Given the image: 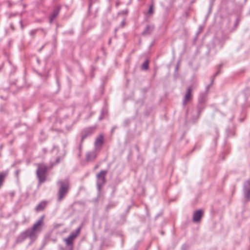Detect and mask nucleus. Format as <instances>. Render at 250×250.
Instances as JSON below:
<instances>
[{"mask_svg": "<svg viewBox=\"0 0 250 250\" xmlns=\"http://www.w3.org/2000/svg\"><path fill=\"white\" fill-rule=\"evenodd\" d=\"M37 177L39 179L40 183H43L45 181V174L47 171V167L45 165L43 164H38L37 165Z\"/></svg>", "mask_w": 250, "mask_h": 250, "instance_id": "1", "label": "nucleus"}, {"mask_svg": "<svg viewBox=\"0 0 250 250\" xmlns=\"http://www.w3.org/2000/svg\"><path fill=\"white\" fill-rule=\"evenodd\" d=\"M58 183L60 185V188L59 190V197L58 200L61 201L66 195L68 190L69 185L67 181L63 182L62 181H60Z\"/></svg>", "mask_w": 250, "mask_h": 250, "instance_id": "2", "label": "nucleus"}, {"mask_svg": "<svg viewBox=\"0 0 250 250\" xmlns=\"http://www.w3.org/2000/svg\"><path fill=\"white\" fill-rule=\"evenodd\" d=\"M80 232V229H78L76 231L71 232L67 238H64L63 241L65 242L66 245L73 246V241L79 235Z\"/></svg>", "mask_w": 250, "mask_h": 250, "instance_id": "3", "label": "nucleus"}, {"mask_svg": "<svg viewBox=\"0 0 250 250\" xmlns=\"http://www.w3.org/2000/svg\"><path fill=\"white\" fill-rule=\"evenodd\" d=\"M44 216H41L40 218L33 224V226L31 228L37 232L41 231L42 230V227L44 224Z\"/></svg>", "mask_w": 250, "mask_h": 250, "instance_id": "4", "label": "nucleus"}, {"mask_svg": "<svg viewBox=\"0 0 250 250\" xmlns=\"http://www.w3.org/2000/svg\"><path fill=\"white\" fill-rule=\"evenodd\" d=\"M106 174V171L102 170L97 175V183L99 186H102L105 182V176Z\"/></svg>", "mask_w": 250, "mask_h": 250, "instance_id": "5", "label": "nucleus"}, {"mask_svg": "<svg viewBox=\"0 0 250 250\" xmlns=\"http://www.w3.org/2000/svg\"><path fill=\"white\" fill-rule=\"evenodd\" d=\"M26 236L30 238L32 240H35L38 237L37 232L30 228L27 229L25 231Z\"/></svg>", "mask_w": 250, "mask_h": 250, "instance_id": "6", "label": "nucleus"}, {"mask_svg": "<svg viewBox=\"0 0 250 250\" xmlns=\"http://www.w3.org/2000/svg\"><path fill=\"white\" fill-rule=\"evenodd\" d=\"M204 212L202 210H198L195 211L193 215V221L194 222H199Z\"/></svg>", "mask_w": 250, "mask_h": 250, "instance_id": "7", "label": "nucleus"}, {"mask_svg": "<svg viewBox=\"0 0 250 250\" xmlns=\"http://www.w3.org/2000/svg\"><path fill=\"white\" fill-rule=\"evenodd\" d=\"M245 197L247 200L250 198V181H246L244 184Z\"/></svg>", "mask_w": 250, "mask_h": 250, "instance_id": "8", "label": "nucleus"}, {"mask_svg": "<svg viewBox=\"0 0 250 250\" xmlns=\"http://www.w3.org/2000/svg\"><path fill=\"white\" fill-rule=\"evenodd\" d=\"M192 89L191 86L188 88L186 94L184 99V104H186L188 101H190L192 97Z\"/></svg>", "mask_w": 250, "mask_h": 250, "instance_id": "9", "label": "nucleus"}, {"mask_svg": "<svg viewBox=\"0 0 250 250\" xmlns=\"http://www.w3.org/2000/svg\"><path fill=\"white\" fill-rule=\"evenodd\" d=\"M47 205V202L45 201H42L36 208L37 211H40L43 210Z\"/></svg>", "mask_w": 250, "mask_h": 250, "instance_id": "10", "label": "nucleus"}, {"mask_svg": "<svg viewBox=\"0 0 250 250\" xmlns=\"http://www.w3.org/2000/svg\"><path fill=\"white\" fill-rule=\"evenodd\" d=\"M103 142V137L102 136H99L97 138L95 142V145L97 146H102Z\"/></svg>", "mask_w": 250, "mask_h": 250, "instance_id": "11", "label": "nucleus"}, {"mask_svg": "<svg viewBox=\"0 0 250 250\" xmlns=\"http://www.w3.org/2000/svg\"><path fill=\"white\" fill-rule=\"evenodd\" d=\"M59 12L58 11H54L50 17V21H52L58 15Z\"/></svg>", "mask_w": 250, "mask_h": 250, "instance_id": "12", "label": "nucleus"}, {"mask_svg": "<svg viewBox=\"0 0 250 250\" xmlns=\"http://www.w3.org/2000/svg\"><path fill=\"white\" fill-rule=\"evenodd\" d=\"M148 61H145L142 66V69H145V70H146L147 68H148Z\"/></svg>", "mask_w": 250, "mask_h": 250, "instance_id": "13", "label": "nucleus"}, {"mask_svg": "<svg viewBox=\"0 0 250 250\" xmlns=\"http://www.w3.org/2000/svg\"><path fill=\"white\" fill-rule=\"evenodd\" d=\"M148 12L149 14H152L153 13V6L152 5L150 6Z\"/></svg>", "mask_w": 250, "mask_h": 250, "instance_id": "14", "label": "nucleus"}, {"mask_svg": "<svg viewBox=\"0 0 250 250\" xmlns=\"http://www.w3.org/2000/svg\"><path fill=\"white\" fill-rule=\"evenodd\" d=\"M98 167V166H95V168L96 169V168H97Z\"/></svg>", "mask_w": 250, "mask_h": 250, "instance_id": "15", "label": "nucleus"}, {"mask_svg": "<svg viewBox=\"0 0 250 250\" xmlns=\"http://www.w3.org/2000/svg\"><path fill=\"white\" fill-rule=\"evenodd\" d=\"M71 250H73V249H71Z\"/></svg>", "mask_w": 250, "mask_h": 250, "instance_id": "16", "label": "nucleus"}]
</instances>
